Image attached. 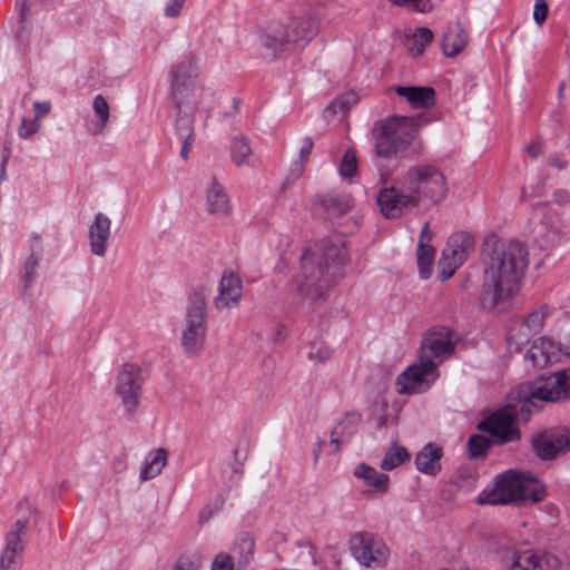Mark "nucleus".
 <instances>
[{
  "label": "nucleus",
  "instance_id": "f257e3e1",
  "mask_svg": "<svg viewBox=\"0 0 570 570\" xmlns=\"http://www.w3.org/2000/svg\"><path fill=\"white\" fill-rule=\"evenodd\" d=\"M483 272L480 306L489 312H505L519 292L521 279L529 265L524 244L494 236L484 240L481 249Z\"/></svg>",
  "mask_w": 570,
  "mask_h": 570
},
{
  "label": "nucleus",
  "instance_id": "f03ea898",
  "mask_svg": "<svg viewBox=\"0 0 570 570\" xmlns=\"http://www.w3.org/2000/svg\"><path fill=\"white\" fill-rule=\"evenodd\" d=\"M344 264L342 248L331 247L326 250L324 262L315 253L305 252L302 256V272L294 278L293 288L303 299L313 303L327 298L326 291Z\"/></svg>",
  "mask_w": 570,
  "mask_h": 570
},
{
  "label": "nucleus",
  "instance_id": "7ed1b4c3",
  "mask_svg": "<svg viewBox=\"0 0 570 570\" xmlns=\"http://www.w3.org/2000/svg\"><path fill=\"white\" fill-rule=\"evenodd\" d=\"M318 32V21L313 10L304 9L288 18L286 23L272 22L262 37L265 56L276 58L293 47L304 46Z\"/></svg>",
  "mask_w": 570,
  "mask_h": 570
},
{
  "label": "nucleus",
  "instance_id": "20e7f679",
  "mask_svg": "<svg viewBox=\"0 0 570 570\" xmlns=\"http://www.w3.org/2000/svg\"><path fill=\"white\" fill-rule=\"evenodd\" d=\"M530 413L529 402L521 399L515 391L511 393L505 406L478 424V430L490 433L499 444L513 442L520 438L519 430L514 425L515 421H527Z\"/></svg>",
  "mask_w": 570,
  "mask_h": 570
},
{
  "label": "nucleus",
  "instance_id": "39448f33",
  "mask_svg": "<svg viewBox=\"0 0 570 570\" xmlns=\"http://www.w3.org/2000/svg\"><path fill=\"white\" fill-rule=\"evenodd\" d=\"M419 128V120L414 117L394 116L382 120L375 140L376 155L391 158L404 153L415 140Z\"/></svg>",
  "mask_w": 570,
  "mask_h": 570
},
{
  "label": "nucleus",
  "instance_id": "423d86ee",
  "mask_svg": "<svg viewBox=\"0 0 570 570\" xmlns=\"http://www.w3.org/2000/svg\"><path fill=\"white\" fill-rule=\"evenodd\" d=\"M197 70L193 60H184L170 70L171 97L179 115L194 114L203 104L204 89Z\"/></svg>",
  "mask_w": 570,
  "mask_h": 570
},
{
  "label": "nucleus",
  "instance_id": "0eeeda50",
  "mask_svg": "<svg viewBox=\"0 0 570 570\" xmlns=\"http://www.w3.org/2000/svg\"><path fill=\"white\" fill-rule=\"evenodd\" d=\"M517 391L521 399L529 402L531 411L541 402L570 400V366L547 376L541 375Z\"/></svg>",
  "mask_w": 570,
  "mask_h": 570
},
{
  "label": "nucleus",
  "instance_id": "6e6552de",
  "mask_svg": "<svg viewBox=\"0 0 570 570\" xmlns=\"http://www.w3.org/2000/svg\"><path fill=\"white\" fill-rule=\"evenodd\" d=\"M206 320V299L199 293L194 294L188 299L180 336L181 346L187 355L196 356L202 352L207 333Z\"/></svg>",
  "mask_w": 570,
  "mask_h": 570
},
{
  "label": "nucleus",
  "instance_id": "1a4fd4ad",
  "mask_svg": "<svg viewBox=\"0 0 570 570\" xmlns=\"http://www.w3.org/2000/svg\"><path fill=\"white\" fill-rule=\"evenodd\" d=\"M474 248L475 238L472 234L464 230L451 234L439 261V278L442 282L451 278L473 253Z\"/></svg>",
  "mask_w": 570,
  "mask_h": 570
},
{
  "label": "nucleus",
  "instance_id": "9d476101",
  "mask_svg": "<svg viewBox=\"0 0 570 570\" xmlns=\"http://www.w3.org/2000/svg\"><path fill=\"white\" fill-rule=\"evenodd\" d=\"M350 550L355 560L366 568L386 564L390 550L384 541L371 532H356L350 539Z\"/></svg>",
  "mask_w": 570,
  "mask_h": 570
},
{
  "label": "nucleus",
  "instance_id": "9b49d317",
  "mask_svg": "<svg viewBox=\"0 0 570 570\" xmlns=\"http://www.w3.org/2000/svg\"><path fill=\"white\" fill-rule=\"evenodd\" d=\"M144 377L141 368L132 363L124 364L116 377L115 393L126 412L132 414L139 404Z\"/></svg>",
  "mask_w": 570,
  "mask_h": 570
},
{
  "label": "nucleus",
  "instance_id": "f8f14e48",
  "mask_svg": "<svg viewBox=\"0 0 570 570\" xmlns=\"http://www.w3.org/2000/svg\"><path fill=\"white\" fill-rule=\"evenodd\" d=\"M459 340V335L449 327L430 328V384L440 375L438 366L454 354Z\"/></svg>",
  "mask_w": 570,
  "mask_h": 570
},
{
  "label": "nucleus",
  "instance_id": "ddd939ff",
  "mask_svg": "<svg viewBox=\"0 0 570 570\" xmlns=\"http://www.w3.org/2000/svg\"><path fill=\"white\" fill-rule=\"evenodd\" d=\"M531 445L541 460H553L570 450V431L567 429L544 430L532 436Z\"/></svg>",
  "mask_w": 570,
  "mask_h": 570
},
{
  "label": "nucleus",
  "instance_id": "4468645a",
  "mask_svg": "<svg viewBox=\"0 0 570 570\" xmlns=\"http://www.w3.org/2000/svg\"><path fill=\"white\" fill-rule=\"evenodd\" d=\"M428 382V360L420 356L417 363L409 365L397 377L395 390L399 394H416L424 391Z\"/></svg>",
  "mask_w": 570,
  "mask_h": 570
},
{
  "label": "nucleus",
  "instance_id": "2eb2a0df",
  "mask_svg": "<svg viewBox=\"0 0 570 570\" xmlns=\"http://www.w3.org/2000/svg\"><path fill=\"white\" fill-rule=\"evenodd\" d=\"M559 564L553 554L525 550L514 554L510 570H557Z\"/></svg>",
  "mask_w": 570,
  "mask_h": 570
},
{
  "label": "nucleus",
  "instance_id": "dca6fc26",
  "mask_svg": "<svg viewBox=\"0 0 570 570\" xmlns=\"http://www.w3.org/2000/svg\"><path fill=\"white\" fill-rule=\"evenodd\" d=\"M353 475L366 487L365 495L382 497L389 491L390 476L366 463L355 465Z\"/></svg>",
  "mask_w": 570,
  "mask_h": 570
},
{
  "label": "nucleus",
  "instance_id": "f3484780",
  "mask_svg": "<svg viewBox=\"0 0 570 570\" xmlns=\"http://www.w3.org/2000/svg\"><path fill=\"white\" fill-rule=\"evenodd\" d=\"M558 352L564 355H570V336L569 345L564 351L561 350L560 344L554 343L553 340L541 337L528 351L525 357L531 361L534 367H544L558 360Z\"/></svg>",
  "mask_w": 570,
  "mask_h": 570
},
{
  "label": "nucleus",
  "instance_id": "a211bd4d",
  "mask_svg": "<svg viewBox=\"0 0 570 570\" xmlns=\"http://www.w3.org/2000/svg\"><path fill=\"white\" fill-rule=\"evenodd\" d=\"M111 220L104 213H97L88 229L90 250L98 257H104L107 252L108 240L111 234Z\"/></svg>",
  "mask_w": 570,
  "mask_h": 570
},
{
  "label": "nucleus",
  "instance_id": "6ab92c4d",
  "mask_svg": "<svg viewBox=\"0 0 570 570\" xmlns=\"http://www.w3.org/2000/svg\"><path fill=\"white\" fill-rule=\"evenodd\" d=\"M242 297L240 279L233 273H224L218 286V295L214 299L217 309L229 308Z\"/></svg>",
  "mask_w": 570,
  "mask_h": 570
},
{
  "label": "nucleus",
  "instance_id": "aec40b11",
  "mask_svg": "<svg viewBox=\"0 0 570 570\" xmlns=\"http://www.w3.org/2000/svg\"><path fill=\"white\" fill-rule=\"evenodd\" d=\"M428 166L411 169L403 183V193L412 206L417 205L426 195Z\"/></svg>",
  "mask_w": 570,
  "mask_h": 570
},
{
  "label": "nucleus",
  "instance_id": "412c9836",
  "mask_svg": "<svg viewBox=\"0 0 570 570\" xmlns=\"http://www.w3.org/2000/svg\"><path fill=\"white\" fill-rule=\"evenodd\" d=\"M518 476L514 471H508L501 474L495 483V487L489 495L488 502L490 504H508L513 501H519Z\"/></svg>",
  "mask_w": 570,
  "mask_h": 570
},
{
  "label": "nucleus",
  "instance_id": "4be33fe9",
  "mask_svg": "<svg viewBox=\"0 0 570 570\" xmlns=\"http://www.w3.org/2000/svg\"><path fill=\"white\" fill-rule=\"evenodd\" d=\"M377 205L386 218H396L411 203H409L404 193L400 194L394 188H386L379 194Z\"/></svg>",
  "mask_w": 570,
  "mask_h": 570
},
{
  "label": "nucleus",
  "instance_id": "5701e85b",
  "mask_svg": "<svg viewBox=\"0 0 570 570\" xmlns=\"http://www.w3.org/2000/svg\"><path fill=\"white\" fill-rule=\"evenodd\" d=\"M469 42V33L459 22L449 24L442 39V50L446 57L461 53Z\"/></svg>",
  "mask_w": 570,
  "mask_h": 570
},
{
  "label": "nucleus",
  "instance_id": "b1692460",
  "mask_svg": "<svg viewBox=\"0 0 570 570\" xmlns=\"http://www.w3.org/2000/svg\"><path fill=\"white\" fill-rule=\"evenodd\" d=\"M360 423L361 415L356 412H348L333 428L331 433V444L335 446L333 450L334 453L338 451L341 444L347 442L357 433Z\"/></svg>",
  "mask_w": 570,
  "mask_h": 570
},
{
  "label": "nucleus",
  "instance_id": "393cba45",
  "mask_svg": "<svg viewBox=\"0 0 570 570\" xmlns=\"http://www.w3.org/2000/svg\"><path fill=\"white\" fill-rule=\"evenodd\" d=\"M254 550V539L248 533H244L234 542L226 554H229V558L236 566L237 570H243L253 560Z\"/></svg>",
  "mask_w": 570,
  "mask_h": 570
},
{
  "label": "nucleus",
  "instance_id": "a878e982",
  "mask_svg": "<svg viewBox=\"0 0 570 570\" xmlns=\"http://www.w3.org/2000/svg\"><path fill=\"white\" fill-rule=\"evenodd\" d=\"M27 525V519H19L10 527L4 537V548L2 551L18 556L23 554L28 538Z\"/></svg>",
  "mask_w": 570,
  "mask_h": 570
},
{
  "label": "nucleus",
  "instance_id": "bb28decb",
  "mask_svg": "<svg viewBox=\"0 0 570 570\" xmlns=\"http://www.w3.org/2000/svg\"><path fill=\"white\" fill-rule=\"evenodd\" d=\"M519 500L539 502L546 497V489L532 474L515 472Z\"/></svg>",
  "mask_w": 570,
  "mask_h": 570
},
{
  "label": "nucleus",
  "instance_id": "cd10ccee",
  "mask_svg": "<svg viewBox=\"0 0 570 570\" xmlns=\"http://www.w3.org/2000/svg\"><path fill=\"white\" fill-rule=\"evenodd\" d=\"M206 206L210 214L226 215L229 213V199L216 178L210 179L206 194Z\"/></svg>",
  "mask_w": 570,
  "mask_h": 570
},
{
  "label": "nucleus",
  "instance_id": "c85d7f7f",
  "mask_svg": "<svg viewBox=\"0 0 570 570\" xmlns=\"http://www.w3.org/2000/svg\"><path fill=\"white\" fill-rule=\"evenodd\" d=\"M547 316L548 307L546 305L530 312L520 325V340L527 341L531 336L539 334L543 328Z\"/></svg>",
  "mask_w": 570,
  "mask_h": 570
},
{
  "label": "nucleus",
  "instance_id": "c756f323",
  "mask_svg": "<svg viewBox=\"0 0 570 570\" xmlns=\"http://www.w3.org/2000/svg\"><path fill=\"white\" fill-rule=\"evenodd\" d=\"M167 464V451L165 449L151 450L145 459V464L140 470V479L147 481L156 478Z\"/></svg>",
  "mask_w": 570,
  "mask_h": 570
},
{
  "label": "nucleus",
  "instance_id": "7c9ffc66",
  "mask_svg": "<svg viewBox=\"0 0 570 570\" xmlns=\"http://www.w3.org/2000/svg\"><path fill=\"white\" fill-rule=\"evenodd\" d=\"M394 91L405 98L413 109L428 108V87L396 86Z\"/></svg>",
  "mask_w": 570,
  "mask_h": 570
},
{
  "label": "nucleus",
  "instance_id": "2f4dec72",
  "mask_svg": "<svg viewBox=\"0 0 570 570\" xmlns=\"http://www.w3.org/2000/svg\"><path fill=\"white\" fill-rule=\"evenodd\" d=\"M449 194V186L444 175L430 167V204L438 205L442 203Z\"/></svg>",
  "mask_w": 570,
  "mask_h": 570
},
{
  "label": "nucleus",
  "instance_id": "473e14b6",
  "mask_svg": "<svg viewBox=\"0 0 570 570\" xmlns=\"http://www.w3.org/2000/svg\"><path fill=\"white\" fill-rule=\"evenodd\" d=\"M229 148L232 160L237 167L250 164L252 149L248 139L244 136L234 137Z\"/></svg>",
  "mask_w": 570,
  "mask_h": 570
},
{
  "label": "nucleus",
  "instance_id": "72a5a7b5",
  "mask_svg": "<svg viewBox=\"0 0 570 570\" xmlns=\"http://www.w3.org/2000/svg\"><path fill=\"white\" fill-rule=\"evenodd\" d=\"M409 456L405 448L394 445L385 453L380 466L386 471L393 470L406 461Z\"/></svg>",
  "mask_w": 570,
  "mask_h": 570
},
{
  "label": "nucleus",
  "instance_id": "f704fd0d",
  "mask_svg": "<svg viewBox=\"0 0 570 570\" xmlns=\"http://www.w3.org/2000/svg\"><path fill=\"white\" fill-rule=\"evenodd\" d=\"M322 206L330 218L338 217L350 212V202L336 196H326L322 200Z\"/></svg>",
  "mask_w": 570,
  "mask_h": 570
},
{
  "label": "nucleus",
  "instance_id": "c9c22d12",
  "mask_svg": "<svg viewBox=\"0 0 570 570\" xmlns=\"http://www.w3.org/2000/svg\"><path fill=\"white\" fill-rule=\"evenodd\" d=\"M92 109L98 117V121L95 125V132H102L109 119V106L102 95L95 96L92 101Z\"/></svg>",
  "mask_w": 570,
  "mask_h": 570
},
{
  "label": "nucleus",
  "instance_id": "e433bc0d",
  "mask_svg": "<svg viewBox=\"0 0 570 570\" xmlns=\"http://www.w3.org/2000/svg\"><path fill=\"white\" fill-rule=\"evenodd\" d=\"M428 235V222L422 225L420 240L417 246V265L419 272L423 279L428 278V249L425 237Z\"/></svg>",
  "mask_w": 570,
  "mask_h": 570
},
{
  "label": "nucleus",
  "instance_id": "4c0bfd02",
  "mask_svg": "<svg viewBox=\"0 0 570 570\" xmlns=\"http://www.w3.org/2000/svg\"><path fill=\"white\" fill-rule=\"evenodd\" d=\"M490 448V441L480 434L470 436L468 441V451L472 459L483 458Z\"/></svg>",
  "mask_w": 570,
  "mask_h": 570
},
{
  "label": "nucleus",
  "instance_id": "58836bf2",
  "mask_svg": "<svg viewBox=\"0 0 570 570\" xmlns=\"http://www.w3.org/2000/svg\"><path fill=\"white\" fill-rule=\"evenodd\" d=\"M428 45V28L421 27L409 39V50L413 56L423 53Z\"/></svg>",
  "mask_w": 570,
  "mask_h": 570
},
{
  "label": "nucleus",
  "instance_id": "ea45409f",
  "mask_svg": "<svg viewBox=\"0 0 570 570\" xmlns=\"http://www.w3.org/2000/svg\"><path fill=\"white\" fill-rule=\"evenodd\" d=\"M338 173L342 177L351 178L357 173V158L352 149H347L342 158Z\"/></svg>",
  "mask_w": 570,
  "mask_h": 570
},
{
  "label": "nucleus",
  "instance_id": "a19ab883",
  "mask_svg": "<svg viewBox=\"0 0 570 570\" xmlns=\"http://www.w3.org/2000/svg\"><path fill=\"white\" fill-rule=\"evenodd\" d=\"M193 114L177 112L176 131L180 139H194Z\"/></svg>",
  "mask_w": 570,
  "mask_h": 570
},
{
  "label": "nucleus",
  "instance_id": "79ce46f5",
  "mask_svg": "<svg viewBox=\"0 0 570 570\" xmlns=\"http://www.w3.org/2000/svg\"><path fill=\"white\" fill-rule=\"evenodd\" d=\"M38 262H39V256L36 253L35 247L32 246L30 256L23 267L22 281H23L26 287L29 286L33 281L35 272L38 266Z\"/></svg>",
  "mask_w": 570,
  "mask_h": 570
},
{
  "label": "nucleus",
  "instance_id": "37998d69",
  "mask_svg": "<svg viewBox=\"0 0 570 570\" xmlns=\"http://www.w3.org/2000/svg\"><path fill=\"white\" fill-rule=\"evenodd\" d=\"M332 355V351L328 346H326L324 343H315L309 346V350L307 352V357L311 361H317L320 363H324L327 361Z\"/></svg>",
  "mask_w": 570,
  "mask_h": 570
},
{
  "label": "nucleus",
  "instance_id": "c03bdc74",
  "mask_svg": "<svg viewBox=\"0 0 570 570\" xmlns=\"http://www.w3.org/2000/svg\"><path fill=\"white\" fill-rule=\"evenodd\" d=\"M41 127V122L37 119H22L19 128L18 136L22 139H29L32 135L37 134Z\"/></svg>",
  "mask_w": 570,
  "mask_h": 570
},
{
  "label": "nucleus",
  "instance_id": "a18cd8bd",
  "mask_svg": "<svg viewBox=\"0 0 570 570\" xmlns=\"http://www.w3.org/2000/svg\"><path fill=\"white\" fill-rule=\"evenodd\" d=\"M22 556L2 551L0 554V570H19Z\"/></svg>",
  "mask_w": 570,
  "mask_h": 570
},
{
  "label": "nucleus",
  "instance_id": "49530a36",
  "mask_svg": "<svg viewBox=\"0 0 570 570\" xmlns=\"http://www.w3.org/2000/svg\"><path fill=\"white\" fill-rule=\"evenodd\" d=\"M210 570H237L236 566L232 562L229 554L225 551L218 552L212 561Z\"/></svg>",
  "mask_w": 570,
  "mask_h": 570
},
{
  "label": "nucleus",
  "instance_id": "de8ad7c7",
  "mask_svg": "<svg viewBox=\"0 0 570 570\" xmlns=\"http://www.w3.org/2000/svg\"><path fill=\"white\" fill-rule=\"evenodd\" d=\"M224 504V499L218 497L215 499L214 503L208 504L198 515L199 522H207L215 512H217L222 505Z\"/></svg>",
  "mask_w": 570,
  "mask_h": 570
},
{
  "label": "nucleus",
  "instance_id": "09e8293b",
  "mask_svg": "<svg viewBox=\"0 0 570 570\" xmlns=\"http://www.w3.org/2000/svg\"><path fill=\"white\" fill-rule=\"evenodd\" d=\"M202 560L199 557L180 559L173 570H199Z\"/></svg>",
  "mask_w": 570,
  "mask_h": 570
},
{
  "label": "nucleus",
  "instance_id": "8fccbe9b",
  "mask_svg": "<svg viewBox=\"0 0 570 570\" xmlns=\"http://www.w3.org/2000/svg\"><path fill=\"white\" fill-rule=\"evenodd\" d=\"M186 0H167L164 14L167 18H176L180 14Z\"/></svg>",
  "mask_w": 570,
  "mask_h": 570
},
{
  "label": "nucleus",
  "instance_id": "3c124183",
  "mask_svg": "<svg viewBox=\"0 0 570 570\" xmlns=\"http://www.w3.org/2000/svg\"><path fill=\"white\" fill-rule=\"evenodd\" d=\"M549 8L543 0H537L533 8V19L538 24H542L548 17Z\"/></svg>",
  "mask_w": 570,
  "mask_h": 570
},
{
  "label": "nucleus",
  "instance_id": "603ef678",
  "mask_svg": "<svg viewBox=\"0 0 570 570\" xmlns=\"http://www.w3.org/2000/svg\"><path fill=\"white\" fill-rule=\"evenodd\" d=\"M355 101H356L355 94L354 92H348L345 96H343L342 98L334 100L332 102L331 107L335 109L336 106L340 105V110L341 111H345L348 108L345 105H350V104L355 102Z\"/></svg>",
  "mask_w": 570,
  "mask_h": 570
},
{
  "label": "nucleus",
  "instance_id": "864d4df0",
  "mask_svg": "<svg viewBox=\"0 0 570 570\" xmlns=\"http://www.w3.org/2000/svg\"><path fill=\"white\" fill-rule=\"evenodd\" d=\"M33 108L37 112L35 118H37L40 121L49 114L51 109V104L49 101H35Z\"/></svg>",
  "mask_w": 570,
  "mask_h": 570
},
{
  "label": "nucleus",
  "instance_id": "5fc2aeb1",
  "mask_svg": "<svg viewBox=\"0 0 570 570\" xmlns=\"http://www.w3.org/2000/svg\"><path fill=\"white\" fill-rule=\"evenodd\" d=\"M428 445L416 455L415 464L419 471L428 473Z\"/></svg>",
  "mask_w": 570,
  "mask_h": 570
},
{
  "label": "nucleus",
  "instance_id": "6e6d98bb",
  "mask_svg": "<svg viewBox=\"0 0 570 570\" xmlns=\"http://www.w3.org/2000/svg\"><path fill=\"white\" fill-rule=\"evenodd\" d=\"M312 148H313V140L311 138H308V137L305 138L302 141V145H301V148H299V158H301L302 161H306L307 160V158L311 155Z\"/></svg>",
  "mask_w": 570,
  "mask_h": 570
},
{
  "label": "nucleus",
  "instance_id": "4d7b16f0",
  "mask_svg": "<svg viewBox=\"0 0 570 570\" xmlns=\"http://www.w3.org/2000/svg\"><path fill=\"white\" fill-rule=\"evenodd\" d=\"M16 7L19 9L20 22H23L29 12V6L27 0H17Z\"/></svg>",
  "mask_w": 570,
  "mask_h": 570
},
{
  "label": "nucleus",
  "instance_id": "13d9d810",
  "mask_svg": "<svg viewBox=\"0 0 570 570\" xmlns=\"http://www.w3.org/2000/svg\"><path fill=\"white\" fill-rule=\"evenodd\" d=\"M528 153L533 158H538L539 156L543 155L544 149L541 142H531L528 147Z\"/></svg>",
  "mask_w": 570,
  "mask_h": 570
},
{
  "label": "nucleus",
  "instance_id": "bf43d9fd",
  "mask_svg": "<svg viewBox=\"0 0 570 570\" xmlns=\"http://www.w3.org/2000/svg\"><path fill=\"white\" fill-rule=\"evenodd\" d=\"M549 164L550 166L556 167L559 170H562L567 167V161H564L557 155H551L549 157Z\"/></svg>",
  "mask_w": 570,
  "mask_h": 570
},
{
  "label": "nucleus",
  "instance_id": "052dcab7",
  "mask_svg": "<svg viewBox=\"0 0 570 570\" xmlns=\"http://www.w3.org/2000/svg\"><path fill=\"white\" fill-rule=\"evenodd\" d=\"M181 140H183V146H181V150H180V156H181V158L187 159L189 150L194 144V139H181Z\"/></svg>",
  "mask_w": 570,
  "mask_h": 570
},
{
  "label": "nucleus",
  "instance_id": "680f3d73",
  "mask_svg": "<svg viewBox=\"0 0 570 570\" xmlns=\"http://www.w3.org/2000/svg\"><path fill=\"white\" fill-rule=\"evenodd\" d=\"M442 456V450L430 444V461H439Z\"/></svg>",
  "mask_w": 570,
  "mask_h": 570
},
{
  "label": "nucleus",
  "instance_id": "e2e57ef3",
  "mask_svg": "<svg viewBox=\"0 0 570 570\" xmlns=\"http://www.w3.org/2000/svg\"><path fill=\"white\" fill-rule=\"evenodd\" d=\"M554 197H556V200L559 203V204H563V203H567L568 199H569V195L567 191L564 190H559L554 194Z\"/></svg>",
  "mask_w": 570,
  "mask_h": 570
},
{
  "label": "nucleus",
  "instance_id": "0e129e2a",
  "mask_svg": "<svg viewBox=\"0 0 570 570\" xmlns=\"http://www.w3.org/2000/svg\"><path fill=\"white\" fill-rule=\"evenodd\" d=\"M441 470L439 461H430V474H436Z\"/></svg>",
  "mask_w": 570,
  "mask_h": 570
},
{
  "label": "nucleus",
  "instance_id": "69168bd1",
  "mask_svg": "<svg viewBox=\"0 0 570 570\" xmlns=\"http://www.w3.org/2000/svg\"><path fill=\"white\" fill-rule=\"evenodd\" d=\"M10 156H11L10 148L6 146L2 151V164L7 165Z\"/></svg>",
  "mask_w": 570,
  "mask_h": 570
},
{
  "label": "nucleus",
  "instance_id": "338daca9",
  "mask_svg": "<svg viewBox=\"0 0 570 570\" xmlns=\"http://www.w3.org/2000/svg\"><path fill=\"white\" fill-rule=\"evenodd\" d=\"M6 167H7L6 164H1L0 180H2V181L7 179Z\"/></svg>",
  "mask_w": 570,
  "mask_h": 570
},
{
  "label": "nucleus",
  "instance_id": "774afa93",
  "mask_svg": "<svg viewBox=\"0 0 570 570\" xmlns=\"http://www.w3.org/2000/svg\"><path fill=\"white\" fill-rule=\"evenodd\" d=\"M428 342V332L422 335L421 350H424Z\"/></svg>",
  "mask_w": 570,
  "mask_h": 570
}]
</instances>
